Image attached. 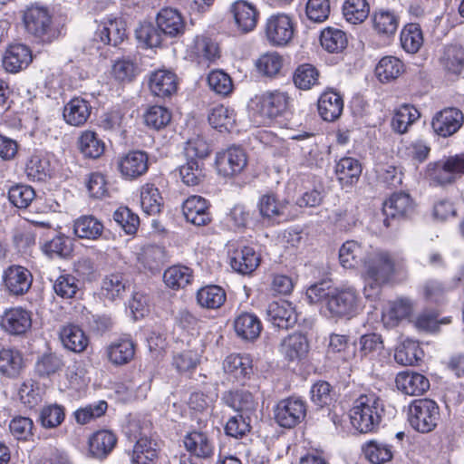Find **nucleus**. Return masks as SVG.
<instances>
[{"instance_id": "nucleus-1", "label": "nucleus", "mask_w": 464, "mask_h": 464, "mask_svg": "<svg viewBox=\"0 0 464 464\" xmlns=\"http://www.w3.org/2000/svg\"><path fill=\"white\" fill-rule=\"evenodd\" d=\"M311 304H323L322 309L332 318L353 317L359 309V295L354 288H334L323 281L306 291Z\"/></svg>"}, {"instance_id": "nucleus-2", "label": "nucleus", "mask_w": 464, "mask_h": 464, "mask_svg": "<svg viewBox=\"0 0 464 464\" xmlns=\"http://www.w3.org/2000/svg\"><path fill=\"white\" fill-rule=\"evenodd\" d=\"M383 412V403L376 394H362L350 410L351 423L361 433L373 432L379 428Z\"/></svg>"}, {"instance_id": "nucleus-3", "label": "nucleus", "mask_w": 464, "mask_h": 464, "mask_svg": "<svg viewBox=\"0 0 464 464\" xmlns=\"http://www.w3.org/2000/svg\"><path fill=\"white\" fill-rule=\"evenodd\" d=\"M362 266L366 281L364 295L367 298L375 297L379 295L382 285L392 276L394 263L388 253L372 250Z\"/></svg>"}, {"instance_id": "nucleus-4", "label": "nucleus", "mask_w": 464, "mask_h": 464, "mask_svg": "<svg viewBox=\"0 0 464 464\" xmlns=\"http://www.w3.org/2000/svg\"><path fill=\"white\" fill-rule=\"evenodd\" d=\"M463 172L464 155H454L430 162L426 167L425 179L430 185L445 186L455 182Z\"/></svg>"}, {"instance_id": "nucleus-5", "label": "nucleus", "mask_w": 464, "mask_h": 464, "mask_svg": "<svg viewBox=\"0 0 464 464\" xmlns=\"http://www.w3.org/2000/svg\"><path fill=\"white\" fill-rule=\"evenodd\" d=\"M408 421L417 431L428 433L438 425L440 418L439 405L430 399H418L408 407Z\"/></svg>"}, {"instance_id": "nucleus-6", "label": "nucleus", "mask_w": 464, "mask_h": 464, "mask_svg": "<svg viewBox=\"0 0 464 464\" xmlns=\"http://www.w3.org/2000/svg\"><path fill=\"white\" fill-rule=\"evenodd\" d=\"M290 98L286 92L280 91L266 92L261 95L256 96L252 101L255 107L252 109L256 111L262 119L263 123L272 120L284 113L289 106Z\"/></svg>"}, {"instance_id": "nucleus-7", "label": "nucleus", "mask_w": 464, "mask_h": 464, "mask_svg": "<svg viewBox=\"0 0 464 464\" xmlns=\"http://www.w3.org/2000/svg\"><path fill=\"white\" fill-rule=\"evenodd\" d=\"M26 31L44 42H51L56 37V31L52 26V17L47 9L31 6L24 14Z\"/></svg>"}, {"instance_id": "nucleus-8", "label": "nucleus", "mask_w": 464, "mask_h": 464, "mask_svg": "<svg viewBox=\"0 0 464 464\" xmlns=\"http://www.w3.org/2000/svg\"><path fill=\"white\" fill-rule=\"evenodd\" d=\"M265 35L273 46H285L294 36L292 18L285 14L269 16L266 22Z\"/></svg>"}, {"instance_id": "nucleus-9", "label": "nucleus", "mask_w": 464, "mask_h": 464, "mask_svg": "<svg viewBox=\"0 0 464 464\" xmlns=\"http://www.w3.org/2000/svg\"><path fill=\"white\" fill-rule=\"evenodd\" d=\"M306 415L305 402L295 397L280 401L275 409V420L284 428H294L299 424Z\"/></svg>"}, {"instance_id": "nucleus-10", "label": "nucleus", "mask_w": 464, "mask_h": 464, "mask_svg": "<svg viewBox=\"0 0 464 464\" xmlns=\"http://www.w3.org/2000/svg\"><path fill=\"white\" fill-rule=\"evenodd\" d=\"M117 169L121 177L133 180L143 176L149 169V156L143 150H130L119 157Z\"/></svg>"}, {"instance_id": "nucleus-11", "label": "nucleus", "mask_w": 464, "mask_h": 464, "mask_svg": "<svg viewBox=\"0 0 464 464\" xmlns=\"http://www.w3.org/2000/svg\"><path fill=\"white\" fill-rule=\"evenodd\" d=\"M3 281L5 289L12 295H24L33 284V275L22 266H10L3 274Z\"/></svg>"}, {"instance_id": "nucleus-12", "label": "nucleus", "mask_w": 464, "mask_h": 464, "mask_svg": "<svg viewBox=\"0 0 464 464\" xmlns=\"http://www.w3.org/2000/svg\"><path fill=\"white\" fill-rule=\"evenodd\" d=\"M2 328L12 335H23L32 327V313L21 306L7 309L1 320Z\"/></svg>"}, {"instance_id": "nucleus-13", "label": "nucleus", "mask_w": 464, "mask_h": 464, "mask_svg": "<svg viewBox=\"0 0 464 464\" xmlns=\"http://www.w3.org/2000/svg\"><path fill=\"white\" fill-rule=\"evenodd\" d=\"M218 172L224 177H231L240 173L246 165V156L238 147H231L217 155Z\"/></svg>"}, {"instance_id": "nucleus-14", "label": "nucleus", "mask_w": 464, "mask_h": 464, "mask_svg": "<svg viewBox=\"0 0 464 464\" xmlns=\"http://www.w3.org/2000/svg\"><path fill=\"white\" fill-rule=\"evenodd\" d=\"M413 211V201L409 194L404 192L393 193L384 203L382 208L383 224L386 227L391 226V220L404 218Z\"/></svg>"}, {"instance_id": "nucleus-15", "label": "nucleus", "mask_w": 464, "mask_h": 464, "mask_svg": "<svg viewBox=\"0 0 464 464\" xmlns=\"http://www.w3.org/2000/svg\"><path fill=\"white\" fill-rule=\"evenodd\" d=\"M464 116L459 110L449 108L438 112L431 121L435 133L441 137H449L454 134L462 124Z\"/></svg>"}, {"instance_id": "nucleus-16", "label": "nucleus", "mask_w": 464, "mask_h": 464, "mask_svg": "<svg viewBox=\"0 0 464 464\" xmlns=\"http://www.w3.org/2000/svg\"><path fill=\"white\" fill-rule=\"evenodd\" d=\"M157 26L163 36L179 37L184 34L185 22L181 14L174 8H162L156 17Z\"/></svg>"}, {"instance_id": "nucleus-17", "label": "nucleus", "mask_w": 464, "mask_h": 464, "mask_svg": "<svg viewBox=\"0 0 464 464\" xmlns=\"http://www.w3.org/2000/svg\"><path fill=\"white\" fill-rule=\"evenodd\" d=\"M208 201L200 196L188 198L182 205V211L186 220L195 226L200 227L208 224L211 220Z\"/></svg>"}, {"instance_id": "nucleus-18", "label": "nucleus", "mask_w": 464, "mask_h": 464, "mask_svg": "<svg viewBox=\"0 0 464 464\" xmlns=\"http://www.w3.org/2000/svg\"><path fill=\"white\" fill-rule=\"evenodd\" d=\"M32 60V52L29 47L22 44H11L6 49L2 63L6 72L15 73L25 69Z\"/></svg>"}, {"instance_id": "nucleus-19", "label": "nucleus", "mask_w": 464, "mask_h": 464, "mask_svg": "<svg viewBox=\"0 0 464 464\" xmlns=\"http://www.w3.org/2000/svg\"><path fill=\"white\" fill-rule=\"evenodd\" d=\"M183 443L187 451L196 458L205 459L214 454V442L204 431L192 430L188 432L183 439Z\"/></svg>"}, {"instance_id": "nucleus-20", "label": "nucleus", "mask_w": 464, "mask_h": 464, "mask_svg": "<svg viewBox=\"0 0 464 464\" xmlns=\"http://www.w3.org/2000/svg\"><path fill=\"white\" fill-rule=\"evenodd\" d=\"M229 255L231 267L241 275L252 274L260 264V256L251 246L237 247Z\"/></svg>"}, {"instance_id": "nucleus-21", "label": "nucleus", "mask_w": 464, "mask_h": 464, "mask_svg": "<svg viewBox=\"0 0 464 464\" xmlns=\"http://www.w3.org/2000/svg\"><path fill=\"white\" fill-rule=\"evenodd\" d=\"M126 37V24L121 18L108 19L102 22L95 32V41L103 44L117 46Z\"/></svg>"}, {"instance_id": "nucleus-22", "label": "nucleus", "mask_w": 464, "mask_h": 464, "mask_svg": "<svg viewBox=\"0 0 464 464\" xmlns=\"http://www.w3.org/2000/svg\"><path fill=\"white\" fill-rule=\"evenodd\" d=\"M395 382L399 391L411 396H420L430 389L429 379L416 372H399Z\"/></svg>"}, {"instance_id": "nucleus-23", "label": "nucleus", "mask_w": 464, "mask_h": 464, "mask_svg": "<svg viewBox=\"0 0 464 464\" xmlns=\"http://www.w3.org/2000/svg\"><path fill=\"white\" fill-rule=\"evenodd\" d=\"M267 319L277 328L288 329L293 327L297 315L295 308L287 301L272 302L266 310Z\"/></svg>"}, {"instance_id": "nucleus-24", "label": "nucleus", "mask_w": 464, "mask_h": 464, "mask_svg": "<svg viewBox=\"0 0 464 464\" xmlns=\"http://www.w3.org/2000/svg\"><path fill=\"white\" fill-rule=\"evenodd\" d=\"M135 346L130 338L127 336L120 337L106 347V356L113 365H125L134 358Z\"/></svg>"}, {"instance_id": "nucleus-25", "label": "nucleus", "mask_w": 464, "mask_h": 464, "mask_svg": "<svg viewBox=\"0 0 464 464\" xmlns=\"http://www.w3.org/2000/svg\"><path fill=\"white\" fill-rule=\"evenodd\" d=\"M235 22L243 33L253 31L257 24L258 12L255 5L245 0L236 1L231 7Z\"/></svg>"}, {"instance_id": "nucleus-26", "label": "nucleus", "mask_w": 464, "mask_h": 464, "mask_svg": "<svg viewBox=\"0 0 464 464\" xmlns=\"http://www.w3.org/2000/svg\"><path fill=\"white\" fill-rule=\"evenodd\" d=\"M440 64L449 78H458L464 68L463 46L460 44L447 45L440 58Z\"/></svg>"}, {"instance_id": "nucleus-27", "label": "nucleus", "mask_w": 464, "mask_h": 464, "mask_svg": "<svg viewBox=\"0 0 464 464\" xmlns=\"http://www.w3.org/2000/svg\"><path fill=\"white\" fill-rule=\"evenodd\" d=\"M149 87L155 96L169 97L177 91V76L170 71L158 70L150 74Z\"/></svg>"}, {"instance_id": "nucleus-28", "label": "nucleus", "mask_w": 464, "mask_h": 464, "mask_svg": "<svg viewBox=\"0 0 464 464\" xmlns=\"http://www.w3.org/2000/svg\"><path fill=\"white\" fill-rule=\"evenodd\" d=\"M91 111L92 107L89 102L76 97L65 104L63 116L66 123L79 127L87 121L91 115Z\"/></svg>"}, {"instance_id": "nucleus-29", "label": "nucleus", "mask_w": 464, "mask_h": 464, "mask_svg": "<svg viewBox=\"0 0 464 464\" xmlns=\"http://www.w3.org/2000/svg\"><path fill=\"white\" fill-rule=\"evenodd\" d=\"M343 101L342 96L334 91H326L318 100V112L326 121L337 120L343 112Z\"/></svg>"}, {"instance_id": "nucleus-30", "label": "nucleus", "mask_w": 464, "mask_h": 464, "mask_svg": "<svg viewBox=\"0 0 464 464\" xmlns=\"http://www.w3.org/2000/svg\"><path fill=\"white\" fill-rule=\"evenodd\" d=\"M136 443L133 448L131 461L133 464H151L158 458L157 443L152 441L147 434L140 432L134 435Z\"/></svg>"}, {"instance_id": "nucleus-31", "label": "nucleus", "mask_w": 464, "mask_h": 464, "mask_svg": "<svg viewBox=\"0 0 464 464\" xmlns=\"http://www.w3.org/2000/svg\"><path fill=\"white\" fill-rule=\"evenodd\" d=\"M370 252L354 240H349L343 244L339 250L341 265L345 268H354L363 266Z\"/></svg>"}, {"instance_id": "nucleus-32", "label": "nucleus", "mask_w": 464, "mask_h": 464, "mask_svg": "<svg viewBox=\"0 0 464 464\" xmlns=\"http://www.w3.org/2000/svg\"><path fill=\"white\" fill-rule=\"evenodd\" d=\"M221 401L237 413L252 412L256 410V401L251 392L243 390L228 391L223 393Z\"/></svg>"}, {"instance_id": "nucleus-33", "label": "nucleus", "mask_w": 464, "mask_h": 464, "mask_svg": "<svg viewBox=\"0 0 464 464\" xmlns=\"http://www.w3.org/2000/svg\"><path fill=\"white\" fill-rule=\"evenodd\" d=\"M413 311L412 303L406 298H400L389 304L382 312V322L386 327H394L401 320L408 318Z\"/></svg>"}, {"instance_id": "nucleus-34", "label": "nucleus", "mask_w": 464, "mask_h": 464, "mask_svg": "<svg viewBox=\"0 0 464 464\" xmlns=\"http://www.w3.org/2000/svg\"><path fill=\"white\" fill-rule=\"evenodd\" d=\"M117 438L110 430H99L89 440V452L97 459L105 458L113 450Z\"/></svg>"}, {"instance_id": "nucleus-35", "label": "nucleus", "mask_w": 464, "mask_h": 464, "mask_svg": "<svg viewBox=\"0 0 464 464\" xmlns=\"http://www.w3.org/2000/svg\"><path fill=\"white\" fill-rule=\"evenodd\" d=\"M128 287V281L121 273H111L102 280L101 295L109 301L123 298Z\"/></svg>"}, {"instance_id": "nucleus-36", "label": "nucleus", "mask_w": 464, "mask_h": 464, "mask_svg": "<svg viewBox=\"0 0 464 464\" xmlns=\"http://www.w3.org/2000/svg\"><path fill=\"white\" fill-rule=\"evenodd\" d=\"M223 365L225 372L238 381H244L253 372L252 360L248 354H230Z\"/></svg>"}, {"instance_id": "nucleus-37", "label": "nucleus", "mask_w": 464, "mask_h": 464, "mask_svg": "<svg viewBox=\"0 0 464 464\" xmlns=\"http://www.w3.org/2000/svg\"><path fill=\"white\" fill-rule=\"evenodd\" d=\"M287 204L288 202L279 201L274 194L269 193L259 198L257 208L264 220L274 222L278 218L285 216Z\"/></svg>"}, {"instance_id": "nucleus-38", "label": "nucleus", "mask_w": 464, "mask_h": 464, "mask_svg": "<svg viewBox=\"0 0 464 464\" xmlns=\"http://www.w3.org/2000/svg\"><path fill=\"white\" fill-rule=\"evenodd\" d=\"M24 368L22 353L14 349L0 350V373L8 378H16Z\"/></svg>"}, {"instance_id": "nucleus-39", "label": "nucleus", "mask_w": 464, "mask_h": 464, "mask_svg": "<svg viewBox=\"0 0 464 464\" xmlns=\"http://www.w3.org/2000/svg\"><path fill=\"white\" fill-rule=\"evenodd\" d=\"M334 172L342 185L352 186L361 176L362 165L356 159L344 157L336 163Z\"/></svg>"}, {"instance_id": "nucleus-40", "label": "nucleus", "mask_w": 464, "mask_h": 464, "mask_svg": "<svg viewBox=\"0 0 464 464\" xmlns=\"http://www.w3.org/2000/svg\"><path fill=\"white\" fill-rule=\"evenodd\" d=\"M372 22L378 34L391 37L397 32L400 18L394 12L382 9L372 14Z\"/></svg>"}, {"instance_id": "nucleus-41", "label": "nucleus", "mask_w": 464, "mask_h": 464, "mask_svg": "<svg viewBox=\"0 0 464 464\" xmlns=\"http://www.w3.org/2000/svg\"><path fill=\"white\" fill-rule=\"evenodd\" d=\"M423 356V351L418 342L406 339L401 342L394 353V360L401 365H415Z\"/></svg>"}, {"instance_id": "nucleus-42", "label": "nucleus", "mask_w": 464, "mask_h": 464, "mask_svg": "<svg viewBox=\"0 0 464 464\" xmlns=\"http://www.w3.org/2000/svg\"><path fill=\"white\" fill-rule=\"evenodd\" d=\"M234 328L239 337L246 341H253L260 334L261 323L255 314L245 313L236 318Z\"/></svg>"}, {"instance_id": "nucleus-43", "label": "nucleus", "mask_w": 464, "mask_h": 464, "mask_svg": "<svg viewBox=\"0 0 464 464\" xmlns=\"http://www.w3.org/2000/svg\"><path fill=\"white\" fill-rule=\"evenodd\" d=\"M308 348L306 337L299 333L285 337L281 343V353L289 361L301 359L307 353Z\"/></svg>"}, {"instance_id": "nucleus-44", "label": "nucleus", "mask_w": 464, "mask_h": 464, "mask_svg": "<svg viewBox=\"0 0 464 464\" xmlns=\"http://www.w3.org/2000/svg\"><path fill=\"white\" fill-rule=\"evenodd\" d=\"M60 339L66 349L74 353H82L88 345V338L83 331L73 324L66 325L62 329Z\"/></svg>"}, {"instance_id": "nucleus-45", "label": "nucleus", "mask_w": 464, "mask_h": 464, "mask_svg": "<svg viewBox=\"0 0 464 464\" xmlns=\"http://www.w3.org/2000/svg\"><path fill=\"white\" fill-rule=\"evenodd\" d=\"M78 148L84 157L98 159L103 154L105 144L96 132L85 130L78 139Z\"/></svg>"}, {"instance_id": "nucleus-46", "label": "nucleus", "mask_w": 464, "mask_h": 464, "mask_svg": "<svg viewBox=\"0 0 464 464\" xmlns=\"http://www.w3.org/2000/svg\"><path fill=\"white\" fill-rule=\"evenodd\" d=\"M103 231V225L92 216H82L73 224L75 236L84 239H97Z\"/></svg>"}, {"instance_id": "nucleus-47", "label": "nucleus", "mask_w": 464, "mask_h": 464, "mask_svg": "<svg viewBox=\"0 0 464 464\" xmlns=\"http://www.w3.org/2000/svg\"><path fill=\"white\" fill-rule=\"evenodd\" d=\"M226 298V292L218 285H207L197 293L198 304L207 309L219 308L224 304Z\"/></svg>"}, {"instance_id": "nucleus-48", "label": "nucleus", "mask_w": 464, "mask_h": 464, "mask_svg": "<svg viewBox=\"0 0 464 464\" xmlns=\"http://www.w3.org/2000/svg\"><path fill=\"white\" fill-rule=\"evenodd\" d=\"M404 71V64L395 56L382 58L375 68V73L382 82L397 79Z\"/></svg>"}, {"instance_id": "nucleus-49", "label": "nucleus", "mask_w": 464, "mask_h": 464, "mask_svg": "<svg viewBox=\"0 0 464 464\" xmlns=\"http://www.w3.org/2000/svg\"><path fill=\"white\" fill-rule=\"evenodd\" d=\"M362 450L365 458L372 464H384L393 457L392 447L378 440L368 441Z\"/></svg>"}, {"instance_id": "nucleus-50", "label": "nucleus", "mask_w": 464, "mask_h": 464, "mask_svg": "<svg viewBox=\"0 0 464 464\" xmlns=\"http://www.w3.org/2000/svg\"><path fill=\"white\" fill-rule=\"evenodd\" d=\"M320 43L329 53H339L347 46V37L344 32L337 28L328 27L322 31Z\"/></svg>"}, {"instance_id": "nucleus-51", "label": "nucleus", "mask_w": 464, "mask_h": 464, "mask_svg": "<svg viewBox=\"0 0 464 464\" xmlns=\"http://www.w3.org/2000/svg\"><path fill=\"white\" fill-rule=\"evenodd\" d=\"M192 53L198 59V62H211L218 57L219 50L218 44L207 36H197L191 46Z\"/></svg>"}, {"instance_id": "nucleus-52", "label": "nucleus", "mask_w": 464, "mask_h": 464, "mask_svg": "<svg viewBox=\"0 0 464 464\" xmlns=\"http://www.w3.org/2000/svg\"><path fill=\"white\" fill-rule=\"evenodd\" d=\"M236 121L234 110L224 105L215 106L208 114V122L214 128L222 131L228 130Z\"/></svg>"}, {"instance_id": "nucleus-53", "label": "nucleus", "mask_w": 464, "mask_h": 464, "mask_svg": "<svg viewBox=\"0 0 464 464\" xmlns=\"http://www.w3.org/2000/svg\"><path fill=\"white\" fill-rule=\"evenodd\" d=\"M179 176L183 183L188 186H197L205 179L203 161L187 160V162L179 167Z\"/></svg>"}, {"instance_id": "nucleus-54", "label": "nucleus", "mask_w": 464, "mask_h": 464, "mask_svg": "<svg viewBox=\"0 0 464 464\" xmlns=\"http://www.w3.org/2000/svg\"><path fill=\"white\" fill-rule=\"evenodd\" d=\"M401 45L409 53H416L423 44L422 33L416 24H409L401 32Z\"/></svg>"}, {"instance_id": "nucleus-55", "label": "nucleus", "mask_w": 464, "mask_h": 464, "mask_svg": "<svg viewBox=\"0 0 464 464\" xmlns=\"http://www.w3.org/2000/svg\"><path fill=\"white\" fill-rule=\"evenodd\" d=\"M369 13L370 6L366 0H346L343 5L344 18L353 24L362 23Z\"/></svg>"}, {"instance_id": "nucleus-56", "label": "nucleus", "mask_w": 464, "mask_h": 464, "mask_svg": "<svg viewBox=\"0 0 464 464\" xmlns=\"http://www.w3.org/2000/svg\"><path fill=\"white\" fill-rule=\"evenodd\" d=\"M419 111L411 105H402L396 111L392 120V127L398 133H405L410 125L419 120Z\"/></svg>"}, {"instance_id": "nucleus-57", "label": "nucleus", "mask_w": 464, "mask_h": 464, "mask_svg": "<svg viewBox=\"0 0 464 464\" xmlns=\"http://www.w3.org/2000/svg\"><path fill=\"white\" fill-rule=\"evenodd\" d=\"M192 271L188 266H173L168 268L163 275L165 284L173 289L183 288L192 280Z\"/></svg>"}, {"instance_id": "nucleus-58", "label": "nucleus", "mask_w": 464, "mask_h": 464, "mask_svg": "<svg viewBox=\"0 0 464 464\" xmlns=\"http://www.w3.org/2000/svg\"><path fill=\"white\" fill-rule=\"evenodd\" d=\"M140 205L148 215H156L160 212L162 198L159 189L152 184H145L140 191Z\"/></svg>"}, {"instance_id": "nucleus-59", "label": "nucleus", "mask_w": 464, "mask_h": 464, "mask_svg": "<svg viewBox=\"0 0 464 464\" xmlns=\"http://www.w3.org/2000/svg\"><path fill=\"white\" fill-rule=\"evenodd\" d=\"M27 178L33 181H44L51 176L49 161L40 156H32L25 166Z\"/></svg>"}, {"instance_id": "nucleus-60", "label": "nucleus", "mask_w": 464, "mask_h": 464, "mask_svg": "<svg viewBox=\"0 0 464 464\" xmlns=\"http://www.w3.org/2000/svg\"><path fill=\"white\" fill-rule=\"evenodd\" d=\"M319 72L309 63L299 65L293 76L295 85L301 90H309L318 82Z\"/></svg>"}, {"instance_id": "nucleus-61", "label": "nucleus", "mask_w": 464, "mask_h": 464, "mask_svg": "<svg viewBox=\"0 0 464 464\" xmlns=\"http://www.w3.org/2000/svg\"><path fill=\"white\" fill-rule=\"evenodd\" d=\"M54 293L63 299H71L79 292V281L70 274L59 276L53 284Z\"/></svg>"}, {"instance_id": "nucleus-62", "label": "nucleus", "mask_w": 464, "mask_h": 464, "mask_svg": "<svg viewBox=\"0 0 464 464\" xmlns=\"http://www.w3.org/2000/svg\"><path fill=\"white\" fill-rule=\"evenodd\" d=\"M224 430L226 435L236 439H241L251 430L250 418L247 414L237 413L227 420Z\"/></svg>"}, {"instance_id": "nucleus-63", "label": "nucleus", "mask_w": 464, "mask_h": 464, "mask_svg": "<svg viewBox=\"0 0 464 464\" xmlns=\"http://www.w3.org/2000/svg\"><path fill=\"white\" fill-rule=\"evenodd\" d=\"M34 198V189L28 185L16 184L8 190L10 203L18 208H26Z\"/></svg>"}, {"instance_id": "nucleus-64", "label": "nucleus", "mask_w": 464, "mask_h": 464, "mask_svg": "<svg viewBox=\"0 0 464 464\" xmlns=\"http://www.w3.org/2000/svg\"><path fill=\"white\" fill-rule=\"evenodd\" d=\"M135 35L139 43L150 48L160 46L163 41V35L158 26L155 27L150 23L140 24L135 30Z\"/></svg>"}]
</instances>
